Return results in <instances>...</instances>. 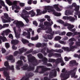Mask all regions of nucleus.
Here are the masks:
<instances>
[{
  "mask_svg": "<svg viewBox=\"0 0 80 80\" xmlns=\"http://www.w3.org/2000/svg\"><path fill=\"white\" fill-rule=\"evenodd\" d=\"M28 58L29 62L32 63V65H30L29 66L28 64H26L22 68L23 70H27L30 72V71H33L35 69V66H36L38 65V61L36 60L35 57L32 56L31 57V55L29 54L27 56Z\"/></svg>",
  "mask_w": 80,
  "mask_h": 80,
  "instance_id": "1",
  "label": "nucleus"
},
{
  "mask_svg": "<svg viewBox=\"0 0 80 80\" xmlns=\"http://www.w3.org/2000/svg\"><path fill=\"white\" fill-rule=\"evenodd\" d=\"M44 25L45 26H46L45 28V30H47L48 29V30L46 31V33H50V35H47L48 38L49 40H52L53 38V36H54V34H55L54 32L53 31L52 32V29L51 27H49L51 26L52 25L49 22H44Z\"/></svg>",
  "mask_w": 80,
  "mask_h": 80,
  "instance_id": "2",
  "label": "nucleus"
},
{
  "mask_svg": "<svg viewBox=\"0 0 80 80\" xmlns=\"http://www.w3.org/2000/svg\"><path fill=\"white\" fill-rule=\"evenodd\" d=\"M4 65L6 68H0V72H2V71H4L3 73L4 76L6 78V80H11L10 78V76L8 75V72L6 70H8V66H10L9 65V63H8V61H6L4 62Z\"/></svg>",
  "mask_w": 80,
  "mask_h": 80,
  "instance_id": "3",
  "label": "nucleus"
},
{
  "mask_svg": "<svg viewBox=\"0 0 80 80\" xmlns=\"http://www.w3.org/2000/svg\"><path fill=\"white\" fill-rule=\"evenodd\" d=\"M76 69V68H74V69L71 70L68 72V71L66 70L65 73H61V76L62 78H63V79H62V80H65L68 79L70 77V74H72V72L75 71Z\"/></svg>",
  "mask_w": 80,
  "mask_h": 80,
  "instance_id": "4",
  "label": "nucleus"
},
{
  "mask_svg": "<svg viewBox=\"0 0 80 80\" xmlns=\"http://www.w3.org/2000/svg\"><path fill=\"white\" fill-rule=\"evenodd\" d=\"M40 68H41L42 71L39 72V73H43L45 72H47L48 70H50V68H47L46 66H39L37 67V68L35 72V73H38V70Z\"/></svg>",
  "mask_w": 80,
  "mask_h": 80,
  "instance_id": "5",
  "label": "nucleus"
},
{
  "mask_svg": "<svg viewBox=\"0 0 80 80\" xmlns=\"http://www.w3.org/2000/svg\"><path fill=\"white\" fill-rule=\"evenodd\" d=\"M73 8V6H69L68 7V8H70V9L66 10L65 12V15H66L68 16L69 15H72L73 12V10L72 9Z\"/></svg>",
  "mask_w": 80,
  "mask_h": 80,
  "instance_id": "6",
  "label": "nucleus"
},
{
  "mask_svg": "<svg viewBox=\"0 0 80 80\" xmlns=\"http://www.w3.org/2000/svg\"><path fill=\"white\" fill-rule=\"evenodd\" d=\"M16 25L17 27L18 28V31H19V32H21V29L20 28V26L23 27V26L24 25L23 23V22L22 21H17L16 22Z\"/></svg>",
  "mask_w": 80,
  "mask_h": 80,
  "instance_id": "7",
  "label": "nucleus"
},
{
  "mask_svg": "<svg viewBox=\"0 0 80 80\" xmlns=\"http://www.w3.org/2000/svg\"><path fill=\"white\" fill-rule=\"evenodd\" d=\"M60 63H61V66H63L65 65V63H64L63 61L62 58H58L56 59V64H58Z\"/></svg>",
  "mask_w": 80,
  "mask_h": 80,
  "instance_id": "8",
  "label": "nucleus"
},
{
  "mask_svg": "<svg viewBox=\"0 0 80 80\" xmlns=\"http://www.w3.org/2000/svg\"><path fill=\"white\" fill-rule=\"evenodd\" d=\"M44 10H49L48 11V12H54L55 10L53 8L50 6H45L44 8Z\"/></svg>",
  "mask_w": 80,
  "mask_h": 80,
  "instance_id": "9",
  "label": "nucleus"
},
{
  "mask_svg": "<svg viewBox=\"0 0 80 80\" xmlns=\"http://www.w3.org/2000/svg\"><path fill=\"white\" fill-rule=\"evenodd\" d=\"M34 75L33 73L32 72H30L28 73L27 76L28 77V78H27L25 76H24L20 80H28L29 79V78L30 77H32Z\"/></svg>",
  "mask_w": 80,
  "mask_h": 80,
  "instance_id": "10",
  "label": "nucleus"
},
{
  "mask_svg": "<svg viewBox=\"0 0 80 80\" xmlns=\"http://www.w3.org/2000/svg\"><path fill=\"white\" fill-rule=\"evenodd\" d=\"M17 63L18 65L16 67L17 70H20V68L19 67H20L21 66H23V61H22V60H18L17 62Z\"/></svg>",
  "mask_w": 80,
  "mask_h": 80,
  "instance_id": "11",
  "label": "nucleus"
},
{
  "mask_svg": "<svg viewBox=\"0 0 80 80\" xmlns=\"http://www.w3.org/2000/svg\"><path fill=\"white\" fill-rule=\"evenodd\" d=\"M54 72H51L49 74V77L50 78H53L54 77L57 76V71L55 69H54Z\"/></svg>",
  "mask_w": 80,
  "mask_h": 80,
  "instance_id": "12",
  "label": "nucleus"
},
{
  "mask_svg": "<svg viewBox=\"0 0 80 80\" xmlns=\"http://www.w3.org/2000/svg\"><path fill=\"white\" fill-rule=\"evenodd\" d=\"M39 27H41L40 28H38L37 30L38 33H40V30H42L44 29L45 26L44 25H43L42 23H40L39 25Z\"/></svg>",
  "mask_w": 80,
  "mask_h": 80,
  "instance_id": "13",
  "label": "nucleus"
},
{
  "mask_svg": "<svg viewBox=\"0 0 80 80\" xmlns=\"http://www.w3.org/2000/svg\"><path fill=\"white\" fill-rule=\"evenodd\" d=\"M10 30L9 29H7L6 31H3V33L1 34L3 36V37H5V34L6 35H8L9 34V33L11 32Z\"/></svg>",
  "mask_w": 80,
  "mask_h": 80,
  "instance_id": "14",
  "label": "nucleus"
},
{
  "mask_svg": "<svg viewBox=\"0 0 80 80\" xmlns=\"http://www.w3.org/2000/svg\"><path fill=\"white\" fill-rule=\"evenodd\" d=\"M32 54H36V53H37L38 52L36 51H33V49H31L28 51L26 52L25 55H27V54H28V53H32Z\"/></svg>",
  "mask_w": 80,
  "mask_h": 80,
  "instance_id": "15",
  "label": "nucleus"
},
{
  "mask_svg": "<svg viewBox=\"0 0 80 80\" xmlns=\"http://www.w3.org/2000/svg\"><path fill=\"white\" fill-rule=\"evenodd\" d=\"M62 49L64 50V51H66L67 52H70L72 51V49H71V47H70V48H69L68 47H62Z\"/></svg>",
  "mask_w": 80,
  "mask_h": 80,
  "instance_id": "16",
  "label": "nucleus"
},
{
  "mask_svg": "<svg viewBox=\"0 0 80 80\" xmlns=\"http://www.w3.org/2000/svg\"><path fill=\"white\" fill-rule=\"evenodd\" d=\"M27 50L26 49H24V48H21L19 49V54H22L23 52H25Z\"/></svg>",
  "mask_w": 80,
  "mask_h": 80,
  "instance_id": "17",
  "label": "nucleus"
},
{
  "mask_svg": "<svg viewBox=\"0 0 80 80\" xmlns=\"http://www.w3.org/2000/svg\"><path fill=\"white\" fill-rule=\"evenodd\" d=\"M11 42L14 45H17V44H18L19 43V41L17 39L13 40L11 41Z\"/></svg>",
  "mask_w": 80,
  "mask_h": 80,
  "instance_id": "18",
  "label": "nucleus"
},
{
  "mask_svg": "<svg viewBox=\"0 0 80 80\" xmlns=\"http://www.w3.org/2000/svg\"><path fill=\"white\" fill-rule=\"evenodd\" d=\"M36 12L37 13L36 15V16H38V15L42 14V11H41V10L40 9H37Z\"/></svg>",
  "mask_w": 80,
  "mask_h": 80,
  "instance_id": "19",
  "label": "nucleus"
},
{
  "mask_svg": "<svg viewBox=\"0 0 80 80\" xmlns=\"http://www.w3.org/2000/svg\"><path fill=\"white\" fill-rule=\"evenodd\" d=\"M10 19H8V20L5 19L3 18H2V21L3 23H7V22H11V21L10 20Z\"/></svg>",
  "mask_w": 80,
  "mask_h": 80,
  "instance_id": "20",
  "label": "nucleus"
},
{
  "mask_svg": "<svg viewBox=\"0 0 80 80\" xmlns=\"http://www.w3.org/2000/svg\"><path fill=\"white\" fill-rule=\"evenodd\" d=\"M74 28V25H71L70 24H69V25L67 27L68 29L69 30H70V31L71 30H72V29Z\"/></svg>",
  "mask_w": 80,
  "mask_h": 80,
  "instance_id": "21",
  "label": "nucleus"
},
{
  "mask_svg": "<svg viewBox=\"0 0 80 80\" xmlns=\"http://www.w3.org/2000/svg\"><path fill=\"white\" fill-rule=\"evenodd\" d=\"M29 14H31V16L32 17H34V16L36 15V13L34 12L33 10H32L31 11H29Z\"/></svg>",
  "mask_w": 80,
  "mask_h": 80,
  "instance_id": "22",
  "label": "nucleus"
},
{
  "mask_svg": "<svg viewBox=\"0 0 80 80\" xmlns=\"http://www.w3.org/2000/svg\"><path fill=\"white\" fill-rule=\"evenodd\" d=\"M22 42L23 44H26V43H29V41H28L24 39L23 38H22Z\"/></svg>",
  "mask_w": 80,
  "mask_h": 80,
  "instance_id": "23",
  "label": "nucleus"
},
{
  "mask_svg": "<svg viewBox=\"0 0 80 80\" xmlns=\"http://www.w3.org/2000/svg\"><path fill=\"white\" fill-rule=\"evenodd\" d=\"M42 62H43V63L45 65L47 63L48 59L46 57H44L42 58Z\"/></svg>",
  "mask_w": 80,
  "mask_h": 80,
  "instance_id": "24",
  "label": "nucleus"
},
{
  "mask_svg": "<svg viewBox=\"0 0 80 80\" xmlns=\"http://www.w3.org/2000/svg\"><path fill=\"white\" fill-rule=\"evenodd\" d=\"M68 20H69V21L73 22L75 20V18L74 17H72V16L69 17Z\"/></svg>",
  "mask_w": 80,
  "mask_h": 80,
  "instance_id": "25",
  "label": "nucleus"
},
{
  "mask_svg": "<svg viewBox=\"0 0 80 80\" xmlns=\"http://www.w3.org/2000/svg\"><path fill=\"white\" fill-rule=\"evenodd\" d=\"M8 69H10L11 70H12V72H14V66L13 65H12L11 67L9 66H8Z\"/></svg>",
  "mask_w": 80,
  "mask_h": 80,
  "instance_id": "26",
  "label": "nucleus"
},
{
  "mask_svg": "<svg viewBox=\"0 0 80 80\" xmlns=\"http://www.w3.org/2000/svg\"><path fill=\"white\" fill-rule=\"evenodd\" d=\"M38 57L40 59H42L43 58V56L42 53H39L37 54Z\"/></svg>",
  "mask_w": 80,
  "mask_h": 80,
  "instance_id": "27",
  "label": "nucleus"
},
{
  "mask_svg": "<svg viewBox=\"0 0 80 80\" xmlns=\"http://www.w3.org/2000/svg\"><path fill=\"white\" fill-rule=\"evenodd\" d=\"M28 12L25 10H23L22 11V13L21 15V16H24L25 15H27L28 14Z\"/></svg>",
  "mask_w": 80,
  "mask_h": 80,
  "instance_id": "28",
  "label": "nucleus"
},
{
  "mask_svg": "<svg viewBox=\"0 0 80 80\" xmlns=\"http://www.w3.org/2000/svg\"><path fill=\"white\" fill-rule=\"evenodd\" d=\"M54 57H56V58H58L61 57V54L58 53H55L54 54Z\"/></svg>",
  "mask_w": 80,
  "mask_h": 80,
  "instance_id": "29",
  "label": "nucleus"
},
{
  "mask_svg": "<svg viewBox=\"0 0 80 80\" xmlns=\"http://www.w3.org/2000/svg\"><path fill=\"white\" fill-rule=\"evenodd\" d=\"M30 37H31V34H30V32L29 31H28V34L26 36V38L28 39H30Z\"/></svg>",
  "mask_w": 80,
  "mask_h": 80,
  "instance_id": "30",
  "label": "nucleus"
},
{
  "mask_svg": "<svg viewBox=\"0 0 80 80\" xmlns=\"http://www.w3.org/2000/svg\"><path fill=\"white\" fill-rule=\"evenodd\" d=\"M80 8V6H77L75 7V9H74L75 11H76L75 12H79V9Z\"/></svg>",
  "mask_w": 80,
  "mask_h": 80,
  "instance_id": "31",
  "label": "nucleus"
},
{
  "mask_svg": "<svg viewBox=\"0 0 80 80\" xmlns=\"http://www.w3.org/2000/svg\"><path fill=\"white\" fill-rule=\"evenodd\" d=\"M57 61V60L54 59H49L48 61L49 62H53V63H54L55 62L56 63V61Z\"/></svg>",
  "mask_w": 80,
  "mask_h": 80,
  "instance_id": "32",
  "label": "nucleus"
},
{
  "mask_svg": "<svg viewBox=\"0 0 80 80\" xmlns=\"http://www.w3.org/2000/svg\"><path fill=\"white\" fill-rule=\"evenodd\" d=\"M0 39H1V40H2V42H3L6 41V37H2L1 36H0Z\"/></svg>",
  "mask_w": 80,
  "mask_h": 80,
  "instance_id": "33",
  "label": "nucleus"
},
{
  "mask_svg": "<svg viewBox=\"0 0 80 80\" xmlns=\"http://www.w3.org/2000/svg\"><path fill=\"white\" fill-rule=\"evenodd\" d=\"M61 38L60 36H57L56 37L54 38L55 40H57V41H58V40H60Z\"/></svg>",
  "mask_w": 80,
  "mask_h": 80,
  "instance_id": "34",
  "label": "nucleus"
},
{
  "mask_svg": "<svg viewBox=\"0 0 80 80\" xmlns=\"http://www.w3.org/2000/svg\"><path fill=\"white\" fill-rule=\"evenodd\" d=\"M17 1H15L13 2V5L12 6V7H14L15 8V7L17 6Z\"/></svg>",
  "mask_w": 80,
  "mask_h": 80,
  "instance_id": "35",
  "label": "nucleus"
},
{
  "mask_svg": "<svg viewBox=\"0 0 80 80\" xmlns=\"http://www.w3.org/2000/svg\"><path fill=\"white\" fill-rule=\"evenodd\" d=\"M53 13L54 14L55 16H57V17L61 16V13H58V12H54Z\"/></svg>",
  "mask_w": 80,
  "mask_h": 80,
  "instance_id": "36",
  "label": "nucleus"
},
{
  "mask_svg": "<svg viewBox=\"0 0 80 80\" xmlns=\"http://www.w3.org/2000/svg\"><path fill=\"white\" fill-rule=\"evenodd\" d=\"M31 39L32 40H37L38 39V36H37L35 37H32Z\"/></svg>",
  "mask_w": 80,
  "mask_h": 80,
  "instance_id": "37",
  "label": "nucleus"
},
{
  "mask_svg": "<svg viewBox=\"0 0 80 80\" xmlns=\"http://www.w3.org/2000/svg\"><path fill=\"white\" fill-rule=\"evenodd\" d=\"M13 56L12 55H11L8 56V60H13Z\"/></svg>",
  "mask_w": 80,
  "mask_h": 80,
  "instance_id": "38",
  "label": "nucleus"
},
{
  "mask_svg": "<svg viewBox=\"0 0 80 80\" xmlns=\"http://www.w3.org/2000/svg\"><path fill=\"white\" fill-rule=\"evenodd\" d=\"M77 47L78 46H77V45L71 47V49L72 51V52H73V51H74V50H73V49L77 48Z\"/></svg>",
  "mask_w": 80,
  "mask_h": 80,
  "instance_id": "39",
  "label": "nucleus"
},
{
  "mask_svg": "<svg viewBox=\"0 0 80 80\" xmlns=\"http://www.w3.org/2000/svg\"><path fill=\"white\" fill-rule=\"evenodd\" d=\"M74 14L75 15H78V18H80V11L75 12Z\"/></svg>",
  "mask_w": 80,
  "mask_h": 80,
  "instance_id": "40",
  "label": "nucleus"
},
{
  "mask_svg": "<svg viewBox=\"0 0 80 80\" xmlns=\"http://www.w3.org/2000/svg\"><path fill=\"white\" fill-rule=\"evenodd\" d=\"M54 52V50H53V49H51L50 50L48 49H47V52L48 53H51V52Z\"/></svg>",
  "mask_w": 80,
  "mask_h": 80,
  "instance_id": "41",
  "label": "nucleus"
},
{
  "mask_svg": "<svg viewBox=\"0 0 80 80\" xmlns=\"http://www.w3.org/2000/svg\"><path fill=\"white\" fill-rule=\"evenodd\" d=\"M73 35V33L70 32H69L67 33L66 35L68 37H71Z\"/></svg>",
  "mask_w": 80,
  "mask_h": 80,
  "instance_id": "42",
  "label": "nucleus"
},
{
  "mask_svg": "<svg viewBox=\"0 0 80 80\" xmlns=\"http://www.w3.org/2000/svg\"><path fill=\"white\" fill-rule=\"evenodd\" d=\"M4 18L6 19H10V18H9V19H8V14H7V13H6L4 14Z\"/></svg>",
  "mask_w": 80,
  "mask_h": 80,
  "instance_id": "43",
  "label": "nucleus"
},
{
  "mask_svg": "<svg viewBox=\"0 0 80 80\" xmlns=\"http://www.w3.org/2000/svg\"><path fill=\"white\" fill-rule=\"evenodd\" d=\"M36 47L38 48H40V47H42V43H38L36 45Z\"/></svg>",
  "mask_w": 80,
  "mask_h": 80,
  "instance_id": "44",
  "label": "nucleus"
},
{
  "mask_svg": "<svg viewBox=\"0 0 80 80\" xmlns=\"http://www.w3.org/2000/svg\"><path fill=\"white\" fill-rule=\"evenodd\" d=\"M77 63V61L75 60H72L70 62V64H75Z\"/></svg>",
  "mask_w": 80,
  "mask_h": 80,
  "instance_id": "45",
  "label": "nucleus"
},
{
  "mask_svg": "<svg viewBox=\"0 0 80 80\" xmlns=\"http://www.w3.org/2000/svg\"><path fill=\"white\" fill-rule=\"evenodd\" d=\"M0 4L3 7H5V3L3 2V1H2V0H0Z\"/></svg>",
  "mask_w": 80,
  "mask_h": 80,
  "instance_id": "46",
  "label": "nucleus"
},
{
  "mask_svg": "<svg viewBox=\"0 0 80 80\" xmlns=\"http://www.w3.org/2000/svg\"><path fill=\"white\" fill-rule=\"evenodd\" d=\"M24 19H25V20H26L27 19H28V18L29 17V16L28 15V16H21Z\"/></svg>",
  "mask_w": 80,
  "mask_h": 80,
  "instance_id": "47",
  "label": "nucleus"
},
{
  "mask_svg": "<svg viewBox=\"0 0 80 80\" xmlns=\"http://www.w3.org/2000/svg\"><path fill=\"white\" fill-rule=\"evenodd\" d=\"M19 54V52L18 51H15L13 53L14 56H16L18 54Z\"/></svg>",
  "mask_w": 80,
  "mask_h": 80,
  "instance_id": "48",
  "label": "nucleus"
},
{
  "mask_svg": "<svg viewBox=\"0 0 80 80\" xmlns=\"http://www.w3.org/2000/svg\"><path fill=\"white\" fill-rule=\"evenodd\" d=\"M6 2H7V3L9 4V5H12V2L8 0H6Z\"/></svg>",
  "mask_w": 80,
  "mask_h": 80,
  "instance_id": "49",
  "label": "nucleus"
},
{
  "mask_svg": "<svg viewBox=\"0 0 80 80\" xmlns=\"http://www.w3.org/2000/svg\"><path fill=\"white\" fill-rule=\"evenodd\" d=\"M25 57L24 56H21L20 57V60H23V61H24V62H26V61L25 60Z\"/></svg>",
  "mask_w": 80,
  "mask_h": 80,
  "instance_id": "50",
  "label": "nucleus"
},
{
  "mask_svg": "<svg viewBox=\"0 0 80 80\" xmlns=\"http://www.w3.org/2000/svg\"><path fill=\"white\" fill-rule=\"evenodd\" d=\"M48 57H54V54L53 52H51L50 53H49V54L48 55Z\"/></svg>",
  "mask_w": 80,
  "mask_h": 80,
  "instance_id": "51",
  "label": "nucleus"
},
{
  "mask_svg": "<svg viewBox=\"0 0 80 80\" xmlns=\"http://www.w3.org/2000/svg\"><path fill=\"white\" fill-rule=\"evenodd\" d=\"M46 47L44 48H43L41 50V52L42 53H43L45 52V51L46 50Z\"/></svg>",
  "mask_w": 80,
  "mask_h": 80,
  "instance_id": "52",
  "label": "nucleus"
},
{
  "mask_svg": "<svg viewBox=\"0 0 80 80\" xmlns=\"http://www.w3.org/2000/svg\"><path fill=\"white\" fill-rule=\"evenodd\" d=\"M75 74H76V73L75 72H72L71 75V78H73L74 77H75Z\"/></svg>",
  "mask_w": 80,
  "mask_h": 80,
  "instance_id": "53",
  "label": "nucleus"
},
{
  "mask_svg": "<svg viewBox=\"0 0 80 80\" xmlns=\"http://www.w3.org/2000/svg\"><path fill=\"white\" fill-rule=\"evenodd\" d=\"M69 42H73V41H76V39L73 38H72L69 40Z\"/></svg>",
  "mask_w": 80,
  "mask_h": 80,
  "instance_id": "54",
  "label": "nucleus"
},
{
  "mask_svg": "<svg viewBox=\"0 0 80 80\" xmlns=\"http://www.w3.org/2000/svg\"><path fill=\"white\" fill-rule=\"evenodd\" d=\"M5 46L6 48H10V44L8 43H5Z\"/></svg>",
  "mask_w": 80,
  "mask_h": 80,
  "instance_id": "55",
  "label": "nucleus"
},
{
  "mask_svg": "<svg viewBox=\"0 0 80 80\" xmlns=\"http://www.w3.org/2000/svg\"><path fill=\"white\" fill-rule=\"evenodd\" d=\"M25 9L26 10H30L32 9V8L31 7H26L25 8Z\"/></svg>",
  "mask_w": 80,
  "mask_h": 80,
  "instance_id": "56",
  "label": "nucleus"
},
{
  "mask_svg": "<svg viewBox=\"0 0 80 80\" xmlns=\"http://www.w3.org/2000/svg\"><path fill=\"white\" fill-rule=\"evenodd\" d=\"M12 50H16L17 49V47L15 46V45H13L12 47Z\"/></svg>",
  "mask_w": 80,
  "mask_h": 80,
  "instance_id": "57",
  "label": "nucleus"
},
{
  "mask_svg": "<svg viewBox=\"0 0 80 80\" xmlns=\"http://www.w3.org/2000/svg\"><path fill=\"white\" fill-rule=\"evenodd\" d=\"M33 25H34L36 26V27L38 25V23H37V21H33Z\"/></svg>",
  "mask_w": 80,
  "mask_h": 80,
  "instance_id": "58",
  "label": "nucleus"
},
{
  "mask_svg": "<svg viewBox=\"0 0 80 80\" xmlns=\"http://www.w3.org/2000/svg\"><path fill=\"white\" fill-rule=\"evenodd\" d=\"M45 65H46L47 67H52V65L50 63H47Z\"/></svg>",
  "mask_w": 80,
  "mask_h": 80,
  "instance_id": "59",
  "label": "nucleus"
},
{
  "mask_svg": "<svg viewBox=\"0 0 80 80\" xmlns=\"http://www.w3.org/2000/svg\"><path fill=\"white\" fill-rule=\"evenodd\" d=\"M58 22L61 24H63V23H64V22L61 19L59 20Z\"/></svg>",
  "mask_w": 80,
  "mask_h": 80,
  "instance_id": "60",
  "label": "nucleus"
},
{
  "mask_svg": "<svg viewBox=\"0 0 80 80\" xmlns=\"http://www.w3.org/2000/svg\"><path fill=\"white\" fill-rule=\"evenodd\" d=\"M69 17L68 16H63L62 18L64 20H68Z\"/></svg>",
  "mask_w": 80,
  "mask_h": 80,
  "instance_id": "61",
  "label": "nucleus"
},
{
  "mask_svg": "<svg viewBox=\"0 0 80 80\" xmlns=\"http://www.w3.org/2000/svg\"><path fill=\"white\" fill-rule=\"evenodd\" d=\"M66 34L65 32H62L60 33L59 34V35H65Z\"/></svg>",
  "mask_w": 80,
  "mask_h": 80,
  "instance_id": "62",
  "label": "nucleus"
},
{
  "mask_svg": "<svg viewBox=\"0 0 80 80\" xmlns=\"http://www.w3.org/2000/svg\"><path fill=\"white\" fill-rule=\"evenodd\" d=\"M76 45H77V47H80V42H76Z\"/></svg>",
  "mask_w": 80,
  "mask_h": 80,
  "instance_id": "63",
  "label": "nucleus"
},
{
  "mask_svg": "<svg viewBox=\"0 0 80 80\" xmlns=\"http://www.w3.org/2000/svg\"><path fill=\"white\" fill-rule=\"evenodd\" d=\"M8 37L9 38H11V39H13V35H12V34H10L9 35Z\"/></svg>",
  "mask_w": 80,
  "mask_h": 80,
  "instance_id": "64",
  "label": "nucleus"
}]
</instances>
